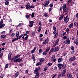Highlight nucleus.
Masks as SVG:
<instances>
[{"label":"nucleus","instance_id":"4","mask_svg":"<svg viewBox=\"0 0 78 78\" xmlns=\"http://www.w3.org/2000/svg\"><path fill=\"white\" fill-rule=\"evenodd\" d=\"M76 59V58H75V56L73 57H71L69 59V61L72 62V61H74V60H75Z\"/></svg>","mask_w":78,"mask_h":78},{"label":"nucleus","instance_id":"34","mask_svg":"<svg viewBox=\"0 0 78 78\" xmlns=\"http://www.w3.org/2000/svg\"><path fill=\"white\" fill-rule=\"evenodd\" d=\"M57 35H58V33H56L55 34H54V38H55V37H57Z\"/></svg>","mask_w":78,"mask_h":78},{"label":"nucleus","instance_id":"58","mask_svg":"<svg viewBox=\"0 0 78 78\" xmlns=\"http://www.w3.org/2000/svg\"><path fill=\"white\" fill-rule=\"evenodd\" d=\"M47 69V68H45L44 69V71L45 72V71H46Z\"/></svg>","mask_w":78,"mask_h":78},{"label":"nucleus","instance_id":"64","mask_svg":"<svg viewBox=\"0 0 78 78\" xmlns=\"http://www.w3.org/2000/svg\"><path fill=\"white\" fill-rule=\"evenodd\" d=\"M61 75H59L58 76V78H59L61 77Z\"/></svg>","mask_w":78,"mask_h":78},{"label":"nucleus","instance_id":"42","mask_svg":"<svg viewBox=\"0 0 78 78\" xmlns=\"http://www.w3.org/2000/svg\"><path fill=\"white\" fill-rule=\"evenodd\" d=\"M76 45H78V42H77V41H75V42H74Z\"/></svg>","mask_w":78,"mask_h":78},{"label":"nucleus","instance_id":"57","mask_svg":"<svg viewBox=\"0 0 78 78\" xmlns=\"http://www.w3.org/2000/svg\"><path fill=\"white\" fill-rule=\"evenodd\" d=\"M15 62H18V58L14 60Z\"/></svg>","mask_w":78,"mask_h":78},{"label":"nucleus","instance_id":"50","mask_svg":"<svg viewBox=\"0 0 78 78\" xmlns=\"http://www.w3.org/2000/svg\"><path fill=\"white\" fill-rule=\"evenodd\" d=\"M66 70L65 69L63 71L62 73H63L65 74L66 73Z\"/></svg>","mask_w":78,"mask_h":78},{"label":"nucleus","instance_id":"62","mask_svg":"<svg viewBox=\"0 0 78 78\" xmlns=\"http://www.w3.org/2000/svg\"><path fill=\"white\" fill-rule=\"evenodd\" d=\"M31 42V40H29V44H30V43Z\"/></svg>","mask_w":78,"mask_h":78},{"label":"nucleus","instance_id":"41","mask_svg":"<svg viewBox=\"0 0 78 78\" xmlns=\"http://www.w3.org/2000/svg\"><path fill=\"white\" fill-rule=\"evenodd\" d=\"M28 35H27L26 37L25 38V40H27L28 38Z\"/></svg>","mask_w":78,"mask_h":78},{"label":"nucleus","instance_id":"5","mask_svg":"<svg viewBox=\"0 0 78 78\" xmlns=\"http://www.w3.org/2000/svg\"><path fill=\"white\" fill-rule=\"evenodd\" d=\"M64 43L66 44H69L70 43V40L69 39H68L66 40V41H64Z\"/></svg>","mask_w":78,"mask_h":78},{"label":"nucleus","instance_id":"47","mask_svg":"<svg viewBox=\"0 0 78 78\" xmlns=\"http://www.w3.org/2000/svg\"><path fill=\"white\" fill-rule=\"evenodd\" d=\"M30 23V24H33L34 23V22L33 21H31Z\"/></svg>","mask_w":78,"mask_h":78},{"label":"nucleus","instance_id":"46","mask_svg":"<svg viewBox=\"0 0 78 78\" xmlns=\"http://www.w3.org/2000/svg\"><path fill=\"white\" fill-rule=\"evenodd\" d=\"M34 8V5H32L30 7V9H31V8Z\"/></svg>","mask_w":78,"mask_h":78},{"label":"nucleus","instance_id":"17","mask_svg":"<svg viewBox=\"0 0 78 78\" xmlns=\"http://www.w3.org/2000/svg\"><path fill=\"white\" fill-rule=\"evenodd\" d=\"M32 59L34 61H35V60H36V58H35V57L34 55L33 54L32 55Z\"/></svg>","mask_w":78,"mask_h":78},{"label":"nucleus","instance_id":"59","mask_svg":"<svg viewBox=\"0 0 78 78\" xmlns=\"http://www.w3.org/2000/svg\"><path fill=\"white\" fill-rule=\"evenodd\" d=\"M67 11H68V9H65L64 10V12H67Z\"/></svg>","mask_w":78,"mask_h":78},{"label":"nucleus","instance_id":"35","mask_svg":"<svg viewBox=\"0 0 78 78\" xmlns=\"http://www.w3.org/2000/svg\"><path fill=\"white\" fill-rule=\"evenodd\" d=\"M5 5H9V2H8V1H7V2H6L5 3Z\"/></svg>","mask_w":78,"mask_h":78},{"label":"nucleus","instance_id":"56","mask_svg":"<svg viewBox=\"0 0 78 78\" xmlns=\"http://www.w3.org/2000/svg\"><path fill=\"white\" fill-rule=\"evenodd\" d=\"M51 8H50L49 9V12H50L51 11Z\"/></svg>","mask_w":78,"mask_h":78},{"label":"nucleus","instance_id":"27","mask_svg":"<svg viewBox=\"0 0 78 78\" xmlns=\"http://www.w3.org/2000/svg\"><path fill=\"white\" fill-rule=\"evenodd\" d=\"M50 50V47H49L46 50V52H47L48 51Z\"/></svg>","mask_w":78,"mask_h":78},{"label":"nucleus","instance_id":"51","mask_svg":"<svg viewBox=\"0 0 78 78\" xmlns=\"http://www.w3.org/2000/svg\"><path fill=\"white\" fill-rule=\"evenodd\" d=\"M50 7H52L53 6V4H51L49 5Z\"/></svg>","mask_w":78,"mask_h":78},{"label":"nucleus","instance_id":"36","mask_svg":"<svg viewBox=\"0 0 78 78\" xmlns=\"http://www.w3.org/2000/svg\"><path fill=\"white\" fill-rule=\"evenodd\" d=\"M55 58V55H53L51 57V59H54Z\"/></svg>","mask_w":78,"mask_h":78},{"label":"nucleus","instance_id":"33","mask_svg":"<svg viewBox=\"0 0 78 78\" xmlns=\"http://www.w3.org/2000/svg\"><path fill=\"white\" fill-rule=\"evenodd\" d=\"M20 55H18L14 56V58L15 59H16V58H19V57H20Z\"/></svg>","mask_w":78,"mask_h":78},{"label":"nucleus","instance_id":"37","mask_svg":"<svg viewBox=\"0 0 78 78\" xmlns=\"http://www.w3.org/2000/svg\"><path fill=\"white\" fill-rule=\"evenodd\" d=\"M8 66H9L8 64H7L5 67V69H6V68H8Z\"/></svg>","mask_w":78,"mask_h":78},{"label":"nucleus","instance_id":"28","mask_svg":"<svg viewBox=\"0 0 78 78\" xmlns=\"http://www.w3.org/2000/svg\"><path fill=\"white\" fill-rule=\"evenodd\" d=\"M19 34H20L19 32H17L16 33V37H18V36H19Z\"/></svg>","mask_w":78,"mask_h":78},{"label":"nucleus","instance_id":"6","mask_svg":"<svg viewBox=\"0 0 78 78\" xmlns=\"http://www.w3.org/2000/svg\"><path fill=\"white\" fill-rule=\"evenodd\" d=\"M12 55V53H10L9 54V56H8V60L9 61H10L11 60V55Z\"/></svg>","mask_w":78,"mask_h":78},{"label":"nucleus","instance_id":"48","mask_svg":"<svg viewBox=\"0 0 78 78\" xmlns=\"http://www.w3.org/2000/svg\"><path fill=\"white\" fill-rule=\"evenodd\" d=\"M71 49L72 50H74V47L73 46H72L71 47Z\"/></svg>","mask_w":78,"mask_h":78},{"label":"nucleus","instance_id":"16","mask_svg":"<svg viewBox=\"0 0 78 78\" xmlns=\"http://www.w3.org/2000/svg\"><path fill=\"white\" fill-rule=\"evenodd\" d=\"M5 26V24H1V25L0 26V28H3V27H4Z\"/></svg>","mask_w":78,"mask_h":78},{"label":"nucleus","instance_id":"30","mask_svg":"<svg viewBox=\"0 0 78 78\" xmlns=\"http://www.w3.org/2000/svg\"><path fill=\"white\" fill-rule=\"evenodd\" d=\"M52 64H53V63L49 62L48 63V66H51L52 65Z\"/></svg>","mask_w":78,"mask_h":78},{"label":"nucleus","instance_id":"63","mask_svg":"<svg viewBox=\"0 0 78 78\" xmlns=\"http://www.w3.org/2000/svg\"><path fill=\"white\" fill-rule=\"evenodd\" d=\"M66 34V32H64L63 33V36H64L65 34Z\"/></svg>","mask_w":78,"mask_h":78},{"label":"nucleus","instance_id":"31","mask_svg":"<svg viewBox=\"0 0 78 78\" xmlns=\"http://www.w3.org/2000/svg\"><path fill=\"white\" fill-rule=\"evenodd\" d=\"M41 29H42V28L41 27H40L38 28V33H39L40 31H41Z\"/></svg>","mask_w":78,"mask_h":78},{"label":"nucleus","instance_id":"25","mask_svg":"<svg viewBox=\"0 0 78 78\" xmlns=\"http://www.w3.org/2000/svg\"><path fill=\"white\" fill-rule=\"evenodd\" d=\"M18 62H20L22 61V58H21L20 59V58H18Z\"/></svg>","mask_w":78,"mask_h":78},{"label":"nucleus","instance_id":"23","mask_svg":"<svg viewBox=\"0 0 78 78\" xmlns=\"http://www.w3.org/2000/svg\"><path fill=\"white\" fill-rule=\"evenodd\" d=\"M6 35H1V38H5L6 37Z\"/></svg>","mask_w":78,"mask_h":78},{"label":"nucleus","instance_id":"43","mask_svg":"<svg viewBox=\"0 0 78 78\" xmlns=\"http://www.w3.org/2000/svg\"><path fill=\"white\" fill-rule=\"evenodd\" d=\"M39 25L40 27L42 26V23H41V22H39Z\"/></svg>","mask_w":78,"mask_h":78},{"label":"nucleus","instance_id":"40","mask_svg":"<svg viewBox=\"0 0 78 78\" xmlns=\"http://www.w3.org/2000/svg\"><path fill=\"white\" fill-rule=\"evenodd\" d=\"M39 53H42V49H40L39 51Z\"/></svg>","mask_w":78,"mask_h":78},{"label":"nucleus","instance_id":"10","mask_svg":"<svg viewBox=\"0 0 78 78\" xmlns=\"http://www.w3.org/2000/svg\"><path fill=\"white\" fill-rule=\"evenodd\" d=\"M67 76L68 78H72V76L69 73L67 74Z\"/></svg>","mask_w":78,"mask_h":78},{"label":"nucleus","instance_id":"15","mask_svg":"<svg viewBox=\"0 0 78 78\" xmlns=\"http://www.w3.org/2000/svg\"><path fill=\"white\" fill-rule=\"evenodd\" d=\"M64 17V15H62L59 18V20H61L62 19V18Z\"/></svg>","mask_w":78,"mask_h":78},{"label":"nucleus","instance_id":"55","mask_svg":"<svg viewBox=\"0 0 78 78\" xmlns=\"http://www.w3.org/2000/svg\"><path fill=\"white\" fill-rule=\"evenodd\" d=\"M33 26V24H30L29 25V27H32Z\"/></svg>","mask_w":78,"mask_h":78},{"label":"nucleus","instance_id":"54","mask_svg":"<svg viewBox=\"0 0 78 78\" xmlns=\"http://www.w3.org/2000/svg\"><path fill=\"white\" fill-rule=\"evenodd\" d=\"M3 20H1V23H0V24H3Z\"/></svg>","mask_w":78,"mask_h":78},{"label":"nucleus","instance_id":"2","mask_svg":"<svg viewBox=\"0 0 78 78\" xmlns=\"http://www.w3.org/2000/svg\"><path fill=\"white\" fill-rule=\"evenodd\" d=\"M58 66L60 69H61L62 68V67L63 69H64L66 67V66L63 65L62 64H58Z\"/></svg>","mask_w":78,"mask_h":78},{"label":"nucleus","instance_id":"60","mask_svg":"<svg viewBox=\"0 0 78 78\" xmlns=\"http://www.w3.org/2000/svg\"><path fill=\"white\" fill-rule=\"evenodd\" d=\"M5 44H6V43H3L2 44V46H3L4 45H5Z\"/></svg>","mask_w":78,"mask_h":78},{"label":"nucleus","instance_id":"38","mask_svg":"<svg viewBox=\"0 0 78 78\" xmlns=\"http://www.w3.org/2000/svg\"><path fill=\"white\" fill-rule=\"evenodd\" d=\"M43 55H47V52L46 51H44L43 53Z\"/></svg>","mask_w":78,"mask_h":78},{"label":"nucleus","instance_id":"22","mask_svg":"<svg viewBox=\"0 0 78 78\" xmlns=\"http://www.w3.org/2000/svg\"><path fill=\"white\" fill-rule=\"evenodd\" d=\"M19 75V73L17 72L15 73V78H16V77H17V76Z\"/></svg>","mask_w":78,"mask_h":78},{"label":"nucleus","instance_id":"24","mask_svg":"<svg viewBox=\"0 0 78 78\" xmlns=\"http://www.w3.org/2000/svg\"><path fill=\"white\" fill-rule=\"evenodd\" d=\"M73 26V23H71L69 26V28H71Z\"/></svg>","mask_w":78,"mask_h":78},{"label":"nucleus","instance_id":"26","mask_svg":"<svg viewBox=\"0 0 78 78\" xmlns=\"http://www.w3.org/2000/svg\"><path fill=\"white\" fill-rule=\"evenodd\" d=\"M42 64V63L41 62H39L37 63L36 66H39V65H41Z\"/></svg>","mask_w":78,"mask_h":78},{"label":"nucleus","instance_id":"14","mask_svg":"<svg viewBox=\"0 0 78 78\" xmlns=\"http://www.w3.org/2000/svg\"><path fill=\"white\" fill-rule=\"evenodd\" d=\"M62 8H63V10H64V9H65L66 8V4H64L62 6Z\"/></svg>","mask_w":78,"mask_h":78},{"label":"nucleus","instance_id":"44","mask_svg":"<svg viewBox=\"0 0 78 78\" xmlns=\"http://www.w3.org/2000/svg\"><path fill=\"white\" fill-rule=\"evenodd\" d=\"M14 35H15L14 33H12L11 35V36H12V37L14 36Z\"/></svg>","mask_w":78,"mask_h":78},{"label":"nucleus","instance_id":"7","mask_svg":"<svg viewBox=\"0 0 78 78\" xmlns=\"http://www.w3.org/2000/svg\"><path fill=\"white\" fill-rule=\"evenodd\" d=\"M59 41V39H58L55 42V44H54V47H55L56 45V44H57L58 43Z\"/></svg>","mask_w":78,"mask_h":78},{"label":"nucleus","instance_id":"53","mask_svg":"<svg viewBox=\"0 0 78 78\" xmlns=\"http://www.w3.org/2000/svg\"><path fill=\"white\" fill-rule=\"evenodd\" d=\"M69 28H67L66 30V32H67V33H69Z\"/></svg>","mask_w":78,"mask_h":78},{"label":"nucleus","instance_id":"13","mask_svg":"<svg viewBox=\"0 0 78 78\" xmlns=\"http://www.w3.org/2000/svg\"><path fill=\"white\" fill-rule=\"evenodd\" d=\"M62 61V58H60L58 59V62H61Z\"/></svg>","mask_w":78,"mask_h":78},{"label":"nucleus","instance_id":"52","mask_svg":"<svg viewBox=\"0 0 78 78\" xmlns=\"http://www.w3.org/2000/svg\"><path fill=\"white\" fill-rule=\"evenodd\" d=\"M3 53H1V54H0V57L1 58H2V56H3Z\"/></svg>","mask_w":78,"mask_h":78},{"label":"nucleus","instance_id":"32","mask_svg":"<svg viewBox=\"0 0 78 78\" xmlns=\"http://www.w3.org/2000/svg\"><path fill=\"white\" fill-rule=\"evenodd\" d=\"M17 40H18L17 39V38H15L12 40V42H14V41H17Z\"/></svg>","mask_w":78,"mask_h":78},{"label":"nucleus","instance_id":"1","mask_svg":"<svg viewBox=\"0 0 78 78\" xmlns=\"http://www.w3.org/2000/svg\"><path fill=\"white\" fill-rule=\"evenodd\" d=\"M59 50V47H56L55 48H53L49 52V54H50L51 53H53V51H58Z\"/></svg>","mask_w":78,"mask_h":78},{"label":"nucleus","instance_id":"29","mask_svg":"<svg viewBox=\"0 0 78 78\" xmlns=\"http://www.w3.org/2000/svg\"><path fill=\"white\" fill-rule=\"evenodd\" d=\"M44 16L45 17H48V15H47V13L45 12L44 13Z\"/></svg>","mask_w":78,"mask_h":78},{"label":"nucleus","instance_id":"19","mask_svg":"<svg viewBox=\"0 0 78 78\" xmlns=\"http://www.w3.org/2000/svg\"><path fill=\"white\" fill-rule=\"evenodd\" d=\"M48 42V39H47L43 42V44H46Z\"/></svg>","mask_w":78,"mask_h":78},{"label":"nucleus","instance_id":"45","mask_svg":"<svg viewBox=\"0 0 78 78\" xmlns=\"http://www.w3.org/2000/svg\"><path fill=\"white\" fill-rule=\"evenodd\" d=\"M26 17L27 19H28L30 17V16L29 15H26Z\"/></svg>","mask_w":78,"mask_h":78},{"label":"nucleus","instance_id":"21","mask_svg":"<svg viewBox=\"0 0 78 78\" xmlns=\"http://www.w3.org/2000/svg\"><path fill=\"white\" fill-rule=\"evenodd\" d=\"M37 71H38V69L37 68H35L34 71V73H36L37 72Z\"/></svg>","mask_w":78,"mask_h":78},{"label":"nucleus","instance_id":"8","mask_svg":"<svg viewBox=\"0 0 78 78\" xmlns=\"http://www.w3.org/2000/svg\"><path fill=\"white\" fill-rule=\"evenodd\" d=\"M30 4L29 3L27 4L26 5V9H30Z\"/></svg>","mask_w":78,"mask_h":78},{"label":"nucleus","instance_id":"20","mask_svg":"<svg viewBox=\"0 0 78 78\" xmlns=\"http://www.w3.org/2000/svg\"><path fill=\"white\" fill-rule=\"evenodd\" d=\"M39 74L38 73H37L36 74V76H35V78H38L39 77Z\"/></svg>","mask_w":78,"mask_h":78},{"label":"nucleus","instance_id":"39","mask_svg":"<svg viewBox=\"0 0 78 78\" xmlns=\"http://www.w3.org/2000/svg\"><path fill=\"white\" fill-rule=\"evenodd\" d=\"M34 13L33 12L31 15V17H34Z\"/></svg>","mask_w":78,"mask_h":78},{"label":"nucleus","instance_id":"12","mask_svg":"<svg viewBox=\"0 0 78 78\" xmlns=\"http://www.w3.org/2000/svg\"><path fill=\"white\" fill-rule=\"evenodd\" d=\"M39 61H40L41 62H44V61L45 59L44 58H41L39 59Z\"/></svg>","mask_w":78,"mask_h":78},{"label":"nucleus","instance_id":"9","mask_svg":"<svg viewBox=\"0 0 78 78\" xmlns=\"http://www.w3.org/2000/svg\"><path fill=\"white\" fill-rule=\"evenodd\" d=\"M48 4H49V1H47L46 2V4H44V6H47Z\"/></svg>","mask_w":78,"mask_h":78},{"label":"nucleus","instance_id":"61","mask_svg":"<svg viewBox=\"0 0 78 78\" xmlns=\"http://www.w3.org/2000/svg\"><path fill=\"white\" fill-rule=\"evenodd\" d=\"M21 25H22V23H20L19 24V25H18V27H20V26H21Z\"/></svg>","mask_w":78,"mask_h":78},{"label":"nucleus","instance_id":"3","mask_svg":"<svg viewBox=\"0 0 78 78\" xmlns=\"http://www.w3.org/2000/svg\"><path fill=\"white\" fill-rule=\"evenodd\" d=\"M64 20L65 23H67L69 22V18H68V16H67L66 17H64Z\"/></svg>","mask_w":78,"mask_h":78},{"label":"nucleus","instance_id":"11","mask_svg":"<svg viewBox=\"0 0 78 78\" xmlns=\"http://www.w3.org/2000/svg\"><path fill=\"white\" fill-rule=\"evenodd\" d=\"M53 30H54V32H53V34H55L56 33V27H53Z\"/></svg>","mask_w":78,"mask_h":78},{"label":"nucleus","instance_id":"18","mask_svg":"<svg viewBox=\"0 0 78 78\" xmlns=\"http://www.w3.org/2000/svg\"><path fill=\"white\" fill-rule=\"evenodd\" d=\"M23 36V34H22L21 35H20V36L18 37H17V39L18 40V39H20V38H21V37H22V36Z\"/></svg>","mask_w":78,"mask_h":78},{"label":"nucleus","instance_id":"49","mask_svg":"<svg viewBox=\"0 0 78 78\" xmlns=\"http://www.w3.org/2000/svg\"><path fill=\"white\" fill-rule=\"evenodd\" d=\"M62 76H65V73H62Z\"/></svg>","mask_w":78,"mask_h":78}]
</instances>
